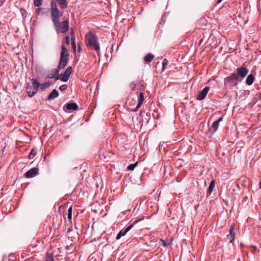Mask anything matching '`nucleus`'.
<instances>
[{
  "label": "nucleus",
  "mask_w": 261,
  "mask_h": 261,
  "mask_svg": "<svg viewBox=\"0 0 261 261\" xmlns=\"http://www.w3.org/2000/svg\"><path fill=\"white\" fill-rule=\"evenodd\" d=\"M59 93L56 89H54L48 95L47 100H51L58 97Z\"/></svg>",
  "instance_id": "2eb2a0df"
},
{
  "label": "nucleus",
  "mask_w": 261,
  "mask_h": 261,
  "mask_svg": "<svg viewBox=\"0 0 261 261\" xmlns=\"http://www.w3.org/2000/svg\"><path fill=\"white\" fill-rule=\"evenodd\" d=\"M219 125V123L218 122H217L216 121H215L213 123L212 127L213 128L214 130H213L212 134H214L216 132V130L218 128Z\"/></svg>",
  "instance_id": "4be33fe9"
},
{
  "label": "nucleus",
  "mask_w": 261,
  "mask_h": 261,
  "mask_svg": "<svg viewBox=\"0 0 261 261\" xmlns=\"http://www.w3.org/2000/svg\"><path fill=\"white\" fill-rule=\"evenodd\" d=\"M64 110L65 109L69 111H75L78 110V106L75 102L67 103L63 107Z\"/></svg>",
  "instance_id": "ddd939ff"
},
{
  "label": "nucleus",
  "mask_w": 261,
  "mask_h": 261,
  "mask_svg": "<svg viewBox=\"0 0 261 261\" xmlns=\"http://www.w3.org/2000/svg\"><path fill=\"white\" fill-rule=\"evenodd\" d=\"M36 155V153H34V150L32 149V151L30 152V153L29 154V158L31 159L34 158Z\"/></svg>",
  "instance_id": "f704fd0d"
},
{
  "label": "nucleus",
  "mask_w": 261,
  "mask_h": 261,
  "mask_svg": "<svg viewBox=\"0 0 261 261\" xmlns=\"http://www.w3.org/2000/svg\"><path fill=\"white\" fill-rule=\"evenodd\" d=\"M60 5L61 8L65 9L67 7L68 3L67 0H56Z\"/></svg>",
  "instance_id": "f3484780"
},
{
  "label": "nucleus",
  "mask_w": 261,
  "mask_h": 261,
  "mask_svg": "<svg viewBox=\"0 0 261 261\" xmlns=\"http://www.w3.org/2000/svg\"><path fill=\"white\" fill-rule=\"evenodd\" d=\"M169 13H165L163 15L162 19H161V23L164 24L166 21V18L167 16L168 15Z\"/></svg>",
  "instance_id": "a878e982"
},
{
  "label": "nucleus",
  "mask_w": 261,
  "mask_h": 261,
  "mask_svg": "<svg viewBox=\"0 0 261 261\" xmlns=\"http://www.w3.org/2000/svg\"><path fill=\"white\" fill-rule=\"evenodd\" d=\"M241 245L242 246H243V244H242V243H241Z\"/></svg>",
  "instance_id": "37998d69"
},
{
  "label": "nucleus",
  "mask_w": 261,
  "mask_h": 261,
  "mask_svg": "<svg viewBox=\"0 0 261 261\" xmlns=\"http://www.w3.org/2000/svg\"><path fill=\"white\" fill-rule=\"evenodd\" d=\"M43 0H34V5L35 7H39L42 5Z\"/></svg>",
  "instance_id": "393cba45"
},
{
  "label": "nucleus",
  "mask_w": 261,
  "mask_h": 261,
  "mask_svg": "<svg viewBox=\"0 0 261 261\" xmlns=\"http://www.w3.org/2000/svg\"><path fill=\"white\" fill-rule=\"evenodd\" d=\"M85 42L88 48L96 51L97 55L100 54V45L98 37L91 32L87 33L85 35Z\"/></svg>",
  "instance_id": "f03ea898"
},
{
  "label": "nucleus",
  "mask_w": 261,
  "mask_h": 261,
  "mask_svg": "<svg viewBox=\"0 0 261 261\" xmlns=\"http://www.w3.org/2000/svg\"><path fill=\"white\" fill-rule=\"evenodd\" d=\"M65 42L67 45L69 44L70 43V37L68 36H66L65 37Z\"/></svg>",
  "instance_id": "c9c22d12"
},
{
  "label": "nucleus",
  "mask_w": 261,
  "mask_h": 261,
  "mask_svg": "<svg viewBox=\"0 0 261 261\" xmlns=\"http://www.w3.org/2000/svg\"><path fill=\"white\" fill-rule=\"evenodd\" d=\"M259 188L260 189H261V180L259 182Z\"/></svg>",
  "instance_id": "a19ab883"
},
{
  "label": "nucleus",
  "mask_w": 261,
  "mask_h": 261,
  "mask_svg": "<svg viewBox=\"0 0 261 261\" xmlns=\"http://www.w3.org/2000/svg\"><path fill=\"white\" fill-rule=\"evenodd\" d=\"M239 83V80L236 75V73H232L230 76L224 79V83L230 85V86H237Z\"/></svg>",
  "instance_id": "0eeeda50"
},
{
  "label": "nucleus",
  "mask_w": 261,
  "mask_h": 261,
  "mask_svg": "<svg viewBox=\"0 0 261 261\" xmlns=\"http://www.w3.org/2000/svg\"><path fill=\"white\" fill-rule=\"evenodd\" d=\"M129 86L132 90L135 91L136 90V84L134 82L131 83Z\"/></svg>",
  "instance_id": "473e14b6"
},
{
  "label": "nucleus",
  "mask_w": 261,
  "mask_h": 261,
  "mask_svg": "<svg viewBox=\"0 0 261 261\" xmlns=\"http://www.w3.org/2000/svg\"><path fill=\"white\" fill-rule=\"evenodd\" d=\"M256 96L258 98V99H261V93H258L256 94Z\"/></svg>",
  "instance_id": "4c0bfd02"
},
{
  "label": "nucleus",
  "mask_w": 261,
  "mask_h": 261,
  "mask_svg": "<svg viewBox=\"0 0 261 261\" xmlns=\"http://www.w3.org/2000/svg\"><path fill=\"white\" fill-rule=\"evenodd\" d=\"M72 68L71 66H68L65 70L64 73L58 75V76L56 77V80H60L63 82H66L69 80L70 75L72 73Z\"/></svg>",
  "instance_id": "423d86ee"
},
{
  "label": "nucleus",
  "mask_w": 261,
  "mask_h": 261,
  "mask_svg": "<svg viewBox=\"0 0 261 261\" xmlns=\"http://www.w3.org/2000/svg\"><path fill=\"white\" fill-rule=\"evenodd\" d=\"M223 118V117L222 116V117H220L218 120H217L216 121L219 123L221 121H222Z\"/></svg>",
  "instance_id": "e433bc0d"
},
{
  "label": "nucleus",
  "mask_w": 261,
  "mask_h": 261,
  "mask_svg": "<svg viewBox=\"0 0 261 261\" xmlns=\"http://www.w3.org/2000/svg\"><path fill=\"white\" fill-rule=\"evenodd\" d=\"M223 0H217V4H220Z\"/></svg>",
  "instance_id": "ea45409f"
},
{
  "label": "nucleus",
  "mask_w": 261,
  "mask_h": 261,
  "mask_svg": "<svg viewBox=\"0 0 261 261\" xmlns=\"http://www.w3.org/2000/svg\"><path fill=\"white\" fill-rule=\"evenodd\" d=\"M210 90L209 87H204L202 91H200L196 99L198 100H201L205 98L208 92Z\"/></svg>",
  "instance_id": "9d476101"
},
{
  "label": "nucleus",
  "mask_w": 261,
  "mask_h": 261,
  "mask_svg": "<svg viewBox=\"0 0 261 261\" xmlns=\"http://www.w3.org/2000/svg\"><path fill=\"white\" fill-rule=\"evenodd\" d=\"M168 64V61L166 59H164L163 60V62L162 63V70L164 71L165 67L167 66V65Z\"/></svg>",
  "instance_id": "bb28decb"
},
{
  "label": "nucleus",
  "mask_w": 261,
  "mask_h": 261,
  "mask_svg": "<svg viewBox=\"0 0 261 261\" xmlns=\"http://www.w3.org/2000/svg\"><path fill=\"white\" fill-rule=\"evenodd\" d=\"M144 100V94L143 92H140V93L139 94V101H138L137 106H136V107L135 109H132L131 110L134 112L137 111L138 110V109H139V108L142 105Z\"/></svg>",
  "instance_id": "4468645a"
},
{
  "label": "nucleus",
  "mask_w": 261,
  "mask_h": 261,
  "mask_svg": "<svg viewBox=\"0 0 261 261\" xmlns=\"http://www.w3.org/2000/svg\"><path fill=\"white\" fill-rule=\"evenodd\" d=\"M45 10V8H38L36 9L35 12L37 15H39L41 11Z\"/></svg>",
  "instance_id": "72a5a7b5"
},
{
  "label": "nucleus",
  "mask_w": 261,
  "mask_h": 261,
  "mask_svg": "<svg viewBox=\"0 0 261 261\" xmlns=\"http://www.w3.org/2000/svg\"><path fill=\"white\" fill-rule=\"evenodd\" d=\"M59 71L60 70L58 68L51 69L48 72L46 77L48 79H55L56 80V77L58 76Z\"/></svg>",
  "instance_id": "f8f14e48"
},
{
  "label": "nucleus",
  "mask_w": 261,
  "mask_h": 261,
  "mask_svg": "<svg viewBox=\"0 0 261 261\" xmlns=\"http://www.w3.org/2000/svg\"><path fill=\"white\" fill-rule=\"evenodd\" d=\"M68 86L66 84L62 85L59 88V89L62 91H65L67 90Z\"/></svg>",
  "instance_id": "c756f323"
},
{
  "label": "nucleus",
  "mask_w": 261,
  "mask_h": 261,
  "mask_svg": "<svg viewBox=\"0 0 261 261\" xmlns=\"http://www.w3.org/2000/svg\"><path fill=\"white\" fill-rule=\"evenodd\" d=\"M249 248L250 249V251L252 253H253L256 249V247L255 246H253V245H251V246H249Z\"/></svg>",
  "instance_id": "7c9ffc66"
},
{
  "label": "nucleus",
  "mask_w": 261,
  "mask_h": 261,
  "mask_svg": "<svg viewBox=\"0 0 261 261\" xmlns=\"http://www.w3.org/2000/svg\"><path fill=\"white\" fill-rule=\"evenodd\" d=\"M154 58V55L151 54H148L144 57V60L145 62L149 63Z\"/></svg>",
  "instance_id": "a211bd4d"
},
{
  "label": "nucleus",
  "mask_w": 261,
  "mask_h": 261,
  "mask_svg": "<svg viewBox=\"0 0 261 261\" xmlns=\"http://www.w3.org/2000/svg\"><path fill=\"white\" fill-rule=\"evenodd\" d=\"M235 228V225L232 224L231 225L229 230V234L227 236V238L229 241V243H232L234 240V230Z\"/></svg>",
  "instance_id": "9b49d317"
},
{
  "label": "nucleus",
  "mask_w": 261,
  "mask_h": 261,
  "mask_svg": "<svg viewBox=\"0 0 261 261\" xmlns=\"http://www.w3.org/2000/svg\"><path fill=\"white\" fill-rule=\"evenodd\" d=\"M70 35H71V37L73 36H74V31L73 30L71 31Z\"/></svg>",
  "instance_id": "58836bf2"
},
{
  "label": "nucleus",
  "mask_w": 261,
  "mask_h": 261,
  "mask_svg": "<svg viewBox=\"0 0 261 261\" xmlns=\"http://www.w3.org/2000/svg\"><path fill=\"white\" fill-rule=\"evenodd\" d=\"M20 11L21 13L22 17L25 18L27 17V11L24 9L21 8L20 9Z\"/></svg>",
  "instance_id": "c85d7f7f"
},
{
  "label": "nucleus",
  "mask_w": 261,
  "mask_h": 261,
  "mask_svg": "<svg viewBox=\"0 0 261 261\" xmlns=\"http://www.w3.org/2000/svg\"><path fill=\"white\" fill-rule=\"evenodd\" d=\"M38 168H33L28 171L24 174L26 178H32L39 174Z\"/></svg>",
  "instance_id": "1a4fd4ad"
},
{
  "label": "nucleus",
  "mask_w": 261,
  "mask_h": 261,
  "mask_svg": "<svg viewBox=\"0 0 261 261\" xmlns=\"http://www.w3.org/2000/svg\"><path fill=\"white\" fill-rule=\"evenodd\" d=\"M80 49H81V48H80V46L79 47V48H78V51L80 52Z\"/></svg>",
  "instance_id": "79ce46f5"
},
{
  "label": "nucleus",
  "mask_w": 261,
  "mask_h": 261,
  "mask_svg": "<svg viewBox=\"0 0 261 261\" xmlns=\"http://www.w3.org/2000/svg\"><path fill=\"white\" fill-rule=\"evenodd\" d=\"M215 180L214 179H213L209 185V187L207 189V193L209 194H211L212 191H213V189L215 187Z\"/></svg>",
  "instance_id": "6ab92c4d"
},
{
  "label": "nucleus",
  "mask_w": 261,
  "mask_h": 261,
  "mask_svg": "<svg viewBox=\"0 0 261 261\" xmlns=\"http://www.w3.org/2000/svg\"><path fill=\"white\" fill-rule=\"evenodd\" d=\"M71 46H72V47L73 49H75L76 48V43H75V36H72L71 37Z\"/></svg>",
  "instance_id": "5701e85b"
},
{
  "label": "nucleus",
  "mask_w": 261,
  "mask_h": 261,
  "mask_svg": "<svg viewBox=\"0 0 261 261\" xmlns=\"http://www.w3.org/2000/svg\"><path fill=\"white\" fill-rule=\"evenodd\" d=\"M137 164H138V162H136L134 164H130L127 167V170H129V171H133L135 169V168L137 166Z\"/></svg>",
  "instance_id": "b1692460"
},
{
  "label": "nucleus",
  "mask_w": 261,
  "mask_h": 261,
  "mask_svg": "<svg viewBox=\"0 0 261 261\" xmlns=\"http://www.w3.org/2000/svg\"><path fill=\"white\" fill-rule=\"evenodd\" d=\"M32 83H28L26 86L27 93L30 97L34 96L37 93L39 88V82L35 79L31 80Z\"/></svg>",
  "instance_id": "20e7f679"
},
{
  "label": "nucleus",
  "mask_w": 261,
  "mask_h": 261,
  "mask_svg": "<svg viewBox=\"0 0 261 261\" xmlns=\"http://www.w3.org/2000/svg\"><path fill=\"white\" fill-rule=\"evenodd\" d=\"M69 56V54L68 49L62 45L61 46V53L60 54L59 64L57 67L58 69L61 70L66 67Z\"/></svg>",
  "instance_id": "7ed1b4c3"
},
{
  "label": "nucleus",
  "mask_w": 261,
  "mask_h": 261,
  "mask_svg": "<svg viewBox=\"0 0 261 261\" xmlns=\"http://www.w3.org/2000/svg\"><path fill=\"white\" fill-rule=\"evenodd\" d=\"M255 78L252 74H250L247 77L246 83L248 85H251L253 84Z\"/></svg>",
  "instance_id": "dca6fc26"
},
{
  "label": "nucleus",
  "mask_w": 261,
  "mask_h": 261,
  "mask_svg": "<svg viewBox=\"0 0 261 261\" xmlns=\"http://www.w3.org/2000/svg\"><path fill=\"white\" fill-rule=\"evenodd\" d=\"M51 83L48 82H45V83H43L42 84H40L39 83V88H40L41 90H44L46 88H47L48 86H50Z\"/></svg>",
  "instance_id": "aec40b11"
},
{
  "label": "nucleus",
  "mask_w": 261,
  "mask_h": 261,
  "mask_svg": "<svg viewBox=\"0 0 261 261\" xmlns=\"http://www.w3.org/2000/svg\"><path fill=\"white\" fill-rule=\"evenodd\" d=\"M237 73H236V76L239 80V82H241L243 79L247 75L249 70L245 66L244 64L242 66L238 67L236 69Z\"/></svg>",
  "instance_id": "39448f33"
},
{
  "label": "nucleus",
  "mask_w": 261,
  "mask_h": 261,
  "mask_svg": "<svg viewBox=\"0 0 261 261\" xmlns=\"http://www.w3.org/2000/svg\"><path fill=\"white\" fill-rule=\"evenodd\" d=\"M159 244L160 245L163 246L164 247H167V246L165 241H164L163 239H160V240Z\"/></svg>",
  "instance_id": "2f4dec72"
},
{
  "label": "nucleus",
  "mask_w": 261,
  "mask_h": 261,
  "mask_svg": "<svg viewBox=\"0 0 261 261\" xmlns=\"http://www.w3.org/2000/svg\"><path fill=\"white\" fill-rule=\"evenodd\" d=\"M72 208L71 206L68 210V218L69 220H71L72 218Z\"/></svg>",
  "instance_id": "cd10ccee"
},
{
  "label": "nucleus",
  "mask_w": 261,
  "mask_h": 261,
  "mask_svg": "<svg viewBox=\"0 0 261 261\" xmlns=\"http://www.w3.org/2000/svg\"><path fill=\"white\" fill-rule=\"evenodd\" d=\"M140 220H136L132 224L128 226L124 230H120L116 237L117 240H119L121 237L124 236L134 226V224L138 223Z\"/></svg>",
  "instance_id": "6e6552de"
},
{
  "label": "nucleus",
  "mask_w": 261,
  "mask_h": 261,
  "mask_svg": "<svg viewBox=\"0 0 261 261\" xmlns=\"http://www.w3.org/2000/svg\"><path fill=\"white\" fill-rule=\"evenodd\" d=\"M46 257L45 261H55L53 255L51 253L47 252L46 253Z\"/></svg>",
  "instance_id": "412c9836"
},
{
  "label": "nucleus",
  "mask_w": 261,
  "mask_h": 261,
  "mask_svg": "<svg viewBox=\"0 0 261 261\" xmlns=\"http://www.w3.org/2000/svg\"><path fill=\"white\" fill-rule=\"evenodd\" d=\"M50 6L51 18L57 33H66L69 29V20L66 19L60 22V17L62 15V13L58 8L54 0H51Z\"/></svg>",
  "instance_id": "f257e3e1"
}]
</instances>
